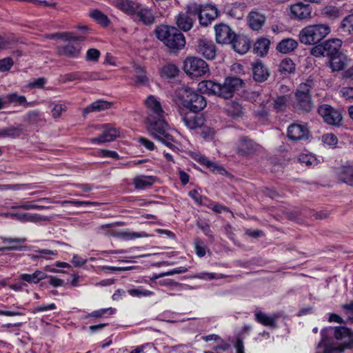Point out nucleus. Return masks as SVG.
I'll list each match as a JSON object with an SVG mask.
<instances>
[{
    "label": "nucleus",
    "mask_w": 353,
    "mask_h": 353,
    "mask_svg": "<svg viewBox=\"0 0 353 353\" xmlns=\"http://www.w3.org/2000/svg\"><path fill=\"white\" fill-rule=\"evenodd\" d=\"M181 98L183 105L193 113L200 112L207 104L203 96L190 88L183 89Z\"/></svg>",
    "instance_id": "6"
},
{
    "label": "nucleus",
    "mask_w": 353,
    "mask_h": 353,
    "mask_svg": "<svg viewBox=\"0 0 353 353\" xmlns=\"http://www.w3.org/2000/svg\"><path fill=\"white\" fill-rule=\"evenodd\" d=\"M63 83L73 81L75 80L81 81V72H74L61 75L60 77Z\"/></svg>",
    "instance_id": "52"
},
{
    "label": "nucleus",
    "mask_w": 353,
    "mask_h": 353,
    "mask_svg": "<svg viewBox=\"0 0 353 353\" xmlns=\"http://www.w3.org/2000/svg\"><path fill=\"white\" fill-rule=\"evenodd\" d=\"M192 6H195L196 8L195 16L196 18H198L199 23L202 26L206 27L211 24V23L219 15L217 8L212 5H199L196 3H192Z\"/></svg>",
    "instance_id": "9"
},
{
    "label": "nucleus",
    "mask_w": 353,
    "mask_h": 353,
    "mask_svg": "<svg viewBox=\"0 0 353 353\" xmlns=\"http://www.w3.org/2000/svg\"><path fill=\"white\" fill-rule=\"evenodd\" d=\"M298 46V42L291 38L281 40L276 46V50L283 54H288L294 51Z\"/></svg>",
    "instance_id": "31"
},
{
    "label": "nucleus",
    "mask_w": 353,
    "mask_h": 353,
    "mask_svg": "<svg viewBox=\"0 0 353 353\" xmlns=\"http://www.w3.org/2000/svg\"><path fill=\"white\" fill-rule=\"evenodd\" d=\"M290 13L292 17L302 20L310 17L311 8L308 4L297 3L290 6Z\"/></svg>",
    "instance_id": "22"
},
{
    "label": "nucleus",
    "mask_w": 353,
    "mask_h": 353,
    "mask_svg": "<svg viewBox=\"0 0 353 353\" xmlns=\"http://www.w3.org/2000/svg\"><path fill=\"white\" fill-rule=\"evenodd\" d=\"M253 78L257 82H263L268 79L270 72L267 67L261 61L252 65Z\"/></svg>",
    "instance_id": "26"
},
{
    "label": "nucleus",
    "mask_w": 353,
    "mask_h": 353,
    "mask_svg": "<svg viewBox=\"0 0 353 353\" xmlns=\"http://www.w3.org/2000/svg\"><path fill=\"white\" fill-rule=\"evenodd\" d=\"M47 274L41 270H36L32 274H22L20 275L19 279L29 283H38L40 281L46 279Z\"/></svg>",
    "instance_id": "33"
},
{
    "label": "nucleus",
    "mask_w": 353,
    "mask_h": 353,
    "mask_svg": "<svg viewBox=\"0 0 353 353\" xmlns=\"http://www.w3.org/2000/svg\"><path fill=\"white\" fill-rule=\"evenodd\" d=\"M330 330H331V328H323L321 330V339L317 344L316 353H342L346 349L341 345L330 342V338L329 337Z\"/></svg>",
    "instance_id": "10"
},
{
    "label": "nucleus",
    "mask_w": 353,
    "mask_h": 353,
    "mask_svg": "<svg viewBox=\"0 0 353 353\" xmlns=\"http://www.w3.org/2000/svg\"><path fill=\"white\" fill-rule=\"evenodd\" d=\"M38 201H46L48 203H53L51 201L50 198H41L38 199ZM55 203H60L62 205H65L67 204H71L75 206H81V205H99L97 202L92 201H77V200H70V201H54Z\"/></svg>",
    "instance_id": "37"
},
{
    "label": "nucleus",
    "mask_w": 353,
    "mask_h": 353,
    "mask_svg": "<svg viewBox=\"0 0 353 353\" xmlns=\"http://www.w3.org/2000/svg\"><path fill=\"white\" fill-rule=\"evenodd\" d=\"M134 71L135 73L136 83L137 84L143 85L148 83V79L143 68L138 65H134Z\"/></svg>",
    "instance_id": "42"
},
{
    "label": "nucleus",
    "mask_w": 353,
    "mask_h": 353,
    "mask_svg": "<svg viewBox=\"0 0 353 353\" xmlns=\"http://www.w3.org/2000/svg\"><path fill=\"white\" fill-rule=\"evenodd\" d=\"M57 306L54 303H50L48 305H42L38 307H36L30 310V312L32 314H36L39 312H45L47 310H52L56 309Z\"/></svg>",
    "instance_id": "58"
},
{
    "label": "nucleus",
    "mask_w": 353,
    "mask_h": 353,
    "mask_svg": "<svg viewBox=\"0 0 353 353\" xmlns=\"http://www.w3.org/2000/svg\"><path fill=\"white\" fill-rule=\"evenodd\" d=\"M90 16L103 26H108L110 23L108 17L97 10L90 12Z\"/></svg>",
    "instance_id": "44"
},
{
    "label": "nucleus",
    "mask_w": 353,
    "mask_h": 353,
    "mask_svg": "<svg viewBox=\"0 0 353 353\" xmlns=\"http://www.w3.org/2000/svg\"><path fill=\"white\" fill-rule=\"evenodd\" d=\"M183 70L185 72L192 77H202L210 73V70L207 63L198 57H188L183 63Z\"/></svg>",
    "instance_id": "8"
},
{
    "label": "nucleus",
    "mask_w": 353,
    "mask_h": 353,
    "mask_svg": "<svg viewBox=\"0 0 353 353\" xmlns=\"http://www.w3.org/2000/svg\"><path fill=\"white\" fill-rule=\"evenodd\" d=\"M322 139L324 143L330 146H334L338 143L337 137L333 134H324Z\"/></svg>",
    "instance_id": "57"
},
{
    "label": "nucleus",
    "mask_w": 353,
    "mask_h": 353,
    "mask_svg": "<svg viewBox=\"0 0 353 353\" xmlns=\"http://www.w3.org/2000/svg\"><path fill=\"white\" fill-rule=\"evenodd\" d=\"M197 226L203 231V232L212 240L214 239V236L212 232L210 230V225L208 223L204 221H199L197 223Z\"/></svg>",
    "instance_id": "55"
},
{
    "label": "nucleus",
    "mask_w": 353,
    "mask_h": 353,
    "mask_svg": "<svg viewBox=\"0 0 353 353\" xmlns=\"http://www.w3.org/2000/svg\"><path fill=\"white\" fill-rule=\"evenodd\" d=\"M157 37L162 41L171 52L181 50L185 44L184 35L175 27L159 26L155 29Z\"/></svg>",
    "instance_id": "2"
},
{
    "label": "nucleus",
    "mask_w": 353,
    "mask_h": 353,
    "mask_svg": "<svg viewBox=\"0 0 353 353\" xmlns=\"http://www.w3.org/2000/svg\"><path fill=\"white\" fill-rule=\"evenodd\" d=\"M100 56L99 50L95 48H90L86 52L87 61H97Z\"/></svg>",
    "instance_id": "59"
},
{
    "label": "nucleus",
    "mask_w": 353,
    "mask_h": 353,
    "mask_svg": "<svg viewBox=\"0 0 353 353\" xmlns=\"http://www.w3.org/2000/svg\"><path fill=\"white\" fill-rule=\"evenodd\" d=\"M155 181V176L139 175L133 179L132 183L136 189L144 190L151 187Z\"/></svg>",
    "instance_id": "28"
},
{
    "label": "nucleus",
    "mask_w": 353,
    "mask_h": 353,
    "mask_svg": "<svg viewBox=\"0 0 353 353\" xmlns=\"http://www.w3.org/2000/svg\"><path fill=\"white\" fill-rule=\"evenodd\" d=\"M227 276L223 274H217L216 273H200L197 275L194 276V278L202 279H219L225 278Z\"/></svg>",
    "instance_id": "53"
},
{
    "label": "nucleus",
    "mask_w": 353,
    "mask_h": 353,
    "mask_svg": "<svg viewBox=\"0 0 353 353\" xmlns=\"http://www.w3.org/2000/svg\"><path fill=\"white\" fill-rule=\"evenodd\" d=\"M128 294L132 296H150L154 294V292L148 290L143 288L142 287H139L136 289H130L128 290Z\"/></svg>",
    "instance_id": "47"
},
{
    "label": "nucleus",
    "mask_w": 353,
    "mask_h": 353,
    "mask_svg": "<svg viewBox=\"0 0 353 353\" xmlns=\"http://www.w3.org/2000/svg\"><path fill=\"white\" fill-rule=\"evenodd\" d=\"M256 321L263 325L268 326L270 327H276V321L280 317L279 314H274L272 315H268L262 312L261 310L256 309L254 312Z\"/></svg>",
    "instance_id": "25"
},
{
    "label": "nucleus",
    "mask_w": 353,
    "mask_h": 353,
    "mask_svg": "<svg viewBox=\"0 0 353 353\" xmlns=\"http://www.w3.org/2000/svg\"><path fill=\"white\" fill-rule=\"evenodd\" d=\"M299 161L301 163H303L307 166H310L313 164L315 159L310 155L303 154L300 156Z\"/></svg>",
    "instance_id": "63"
},
{
    "label": "nucleus",
    "mask_w": 353,
    "mask_h": 353,
    "mask_svg": "<svg viewBox=\"0 0 353 353\" xmlns=\"http://www.w3.org/2000/svg\"><path fill=\"white\" fill-rule=\"evenodd\" d=\"M289 99L287 96H279L274 102V108L277 111L283 110L288 101Z\"/></svg>",
    "instance_id": "51"
},
{
    "label": "nucleus",
    "mask_w": 353,
    "mask_h": 353,
    "mask_svg": "<svg viewBox=\"0 0 353 353\" xmlns=\"http://www.w3.org/2000/svg\"><path fill=\"white\" fill-rule=\"evenodd\" d=\"M288 137L292 141L306 140L309 137V130L306 124L292 123L288 128Z\"/></svg>",
    "instance_id": "16"
},
{
    "label": "nucleus",
    "mask_w": 353,
    "mask_h": 353,
    "mask_svg": "<svg viewBox=\"0 0 353 353\" xmlns=\"http://www.w3.org/2000/svg\"><path fill=\"white\" fill-rule=\"evenodd\" d=\"M258 144L252 139L247 137H243L239 139L236 144V150L239 154L247 155L256 152L258 149Z\"/></svg>",
    "instance_id": "18"
},
{
    "label": "nucleus",
    "mask_w": 353,
    "mask_h": 353,
    "mask_svg": "<svg viewBox=\"0 0 353 353\" xmlns=\"http://www.w3.org/2000/svg\"><path fill=\"white\" fill-rule=\"evenodd\" d=\"M331 32L327 24L310 25L303 28L299 34V41L305 45H315L323 40Z\"/></svg>",
    "instance_id": "5"
},
{
    "label": "nucleus",
    "mask_w": 353,
    "mask_h": 353,
    "mask_svg": "<svg viewBox=\"0 0 353 353\" xmlns=\"http://www.w3.org/2000/svg\"><path fill=\"white\" fill-rule=\"evenodd\" d=\"M48 207H46V206H43V205H34V204H32L29 202H26L21 205H17V206H15L13 208H17V209H23V210H42V209H45V208H47Z\"/></svg>",
    "instance_id": "54"
},
{
    "label": "nucleus",
    "mask_w": 353,
    "mask_h": 353,
    "mask_svg": "<svg viewBox=\"0 0 353 353\" xmlns=\"http://www.w3.org/2000/svg\"><path fill=\"white\" fill-rule=\"evenodd\" d=\"M194 244L195 252H196V254H197V256L199 257L204 256L206 253V252H205L206 248H205L204 242L201 239H200L199 238H196L194 241Z\"/></svg>",
    "instance_id": "49"
},
{
    "label": "nucleus",
    "mask_w": 353,
    "mask_h": 353,
    "mask_svg": "<svg viewBox=\"0 0 353 353\" xmlns=\"http://www.w3.org/2000/svg\"><path fill=\"white\" fill-rule=\"evenodd\" d=\"M7 102L16 103L19 105H23L28 107L30 103L26 102V98L24 96H19L16 93L8 94L4 98H1V109Z\"/></svg>",
    "instance_id": "36"
},
{
    "label": "nucleus",
    "mask_w": 353,
    "mask_h": 353,
    "mask_svg": "<svg viewBox=\"0 0 353 353\" xmlns=\"http://www.w3.org/2000/svg\"><path fill=\"white\" fill-rule=\"evenodd\" d=\"M200 162L203 165H206L208 168H212L213 171L217 170L220 173H221V172L225 171V170L223 168H222L221 167L217 166L214 163L208 160L206 158H204V157L201 158Z\"/></svg>",
    "instance_id": "56"
},
{
    "label": "nucleus",
    "mask_w": 353,
    "mask_h": 353,
    "mask_svg": "<svg viewBox=\"0 0 353 353\" xmlns=\"http://www.w3.org/2000/svg\"><path fill=\"white\" fill-rule=\"evenodd\" d=\"M216 41L221 44H230L236 36L228 25L221 23L214 26Z\"/></svg>",
    "instance_id": "14"
},
{
    "label": "nucleus",
    "mask_w": 353,
    "mask_h": 353,
    "mask_svg": "<svg viewBox=\"0 0 353 353\" xmlns=\"http://www.w3.org/2000/svg\"><path fill=\"white\" fill-rule=\"evenodd\" d=\"M232 48L236 52L243 54L246 53L250 48V41L249 39L243 35H236L232 39Z\"/></svg>",
    "instance_id": "23"
},
{
    "label": "nucleus",
    "mask_w": 353,
    "mask_h": 353,
    "mask_svg": "<svg viewBox=\"0 0 353 353\" xmlns=\"http://www.w3.org/2000/svg\"><path fill=\"white\" fill-rule=\"evenodd\" d=\"M119 136V132L115 128L110 124H105L103 125L102 133L97 137L92 138L90 141L94 144H100L112 141Z\"/></svg>",
    "instance_id": "17"
},
{
    "label": "nucleus",
    "mask_w": 353,
    "mask_h": 353,
    "mask_svg": "<svg viewBox=\"0 0 353 353\" xmlns=\"http://www.w3.org/2000/svg\"><path fill=\"white\" fill-rule=\"evenodd\" d=\"M179 70L177 66L172 63H168L161 70V76L167 78H174L177 76Z\"/></svg>",
    "instance_id": "40"
},
{
    "label": "nucleus",
    "mask_w": 353,
    "mask_h": 353,
    "mask_svg": "<svg viewBox=\"0 0 353 353\" xmlns=\"http://www.w3.org/2000/svg\"><path fill=\"white\" fill-rule=\"evenodd\" d=\"M35 253H37V255H32V259H39V258H44L46 259H51V257H48L47 256L52 255V256H57V252L53 251L48 249H41L35 250Z\"/></svg>",
    "instance_id": "48"
},
{
    "label": "nucleus",
    "mask_w": 353,
    "mask_h": 353,
    "mask_svg": "<svg viewBox=\"0 0 353 353\" xmlns=\"http://www.w3.org/2000/svg\"><path fill=\"white\" fill-rule=\"evenodd\" d=\"M341 45L342 41L339 39H328L312 48L310 53L316 57H330L340 52Z\"/></svg>",
    "instance_id": "7"
},
{
    "label": "nucleus",
    "mask_w": 353,
    "mask_h": 353,
    "mask_svg": "<svg viewBox=\"0 0 353 353\" xmlns=\"http://www.w3.org/2000/svg\"><path fill=\"white\" fill-rule=\"evenodd\" d=\"M270 41L266 38H260L254 43V51L260 56L266 54L270 46Z\"/></svg>",
    "instance_id": "39"
},
{
    "label": "nucleus",
    "mask_w": 353,
    "mask_h": 353,
    "mask_svg": "<svg viewBox=\"0 0 353 353\" xmlns=\"http://www.w3.org/2000/svg\"><path fill=\"white\" fill-rule=\"evenodd\" d=\"M46 279H49V284L53 287L57 288L59 286H63L64 285V281L57 277L53 276H48L47 274V277Z\"/></svg>",
    "instance_id": "61"
},
{
    "label": "nucleus",
    "mask_w": 353,
    "mask_h": 353,
    "mask_svg": "<svg viewBox=\"0 0 353 353\" xmlns=\"http://www.w3.org/2000/svg\"><path fill=\"white\" fill-rule=\"evenodd\" d=\"M26 241V238H1V252L6 250H25L26 246L21 243Z\"/></svg>",
    "instance_id": "20"
},
{
    "label": "nucleus",
    "mask_w": 353,
    "mask_h": 353,
    "mask_svg": "<svg viewBox=\"0 0 353 353\" xmlns=\"http://www.w3.org/2000/svg\"><path fill=\"white\" fill-rule=\"evenodd\" d=\"M339 179L343 183L353 186V166L345 165L341 169L339 175Z\"/></svg>",
    "instance_id": "35"
},
{
    "label": "nucleus",
    "mask_w": 353,
    "mask_h": 353,
    "mask_svg": "<svg viewBox=\"0 0 353 353\" xmlns=\"http://www.w3.org/2000/svg\"><path fill=\"white\" fill-rule=\"evenodd\" d=\"M110 108V103L105 101H96L86 107L83 110V114H87L92 112L101 111Z\"/></svg>",
    "instance_id": "38"
},
{
    "label": "nucleus",
    "mask_w": 353,
    "mask_h": 353,
    "mask_svg": "<svg viewBox=\"0 0 353 353\" xmlns=\"http://www.w3.org/2000/svg\"><path fill=\"white\" fill-rule=\"evenodd\" d=\"M11 216L21 222L39 223L41 221H49L50 218L46 216L33 213H13Z\"/></svg>",
    "instance_id": "24"
},
{
    "label": "nucleus",
    "mask_w": 353,
    "mask_h": 353,
    "mask_svg": "<svg viewBox=\"0 0 353 353\" xmlns=\"http://www.w3.org/2000/svg\"><path fill=\"white\" fill-rule=\"evenodd\" d=\"M148 130L150 135L168 148L174 147L172 143L174 138L170 133L171 130L165 122L164 117L157 118L152 115L148 116Z\"/></svg>",
    "instance_id": "3"
},
{
    "label": "nucleus",
    "mask_w": 353,
    "mask_h": 353,
    "mask_svg": "<svg viewBox=\"0 0 353 353\" xmlns=\"http://www.w3.org/2000/svg\"><path fill=\"white\" fill-rule=\"evenodd\" d=\"M13 64L14 61L12 57L1 59V72H6L10 70Z\"/></svg>",
    "instance_id": "60"
},
{
    "label": "nucleus",
    "mask_w": 353,
    "mask_h": 353,
    "mask_svg": "<svg viewBox=\"0 0 353 353\" xmlns=\"http://www.w3.org/2000/svg\"><path fill=\"white\" fill-rule=\"evenodd\" d=\"M81 52V46L76 43H69L66 45L60 46L57 48V53L59 56H65L68 58H77Z\"/></svg>",
    "instance_id": "21"
},
{
    "label": "nucleus",
    "mask_w": 353,
    "mask_h": 353,
    "mask_svg": "<svg viewBox=\"0 0 353 353\" xmlns=\"http://www.w3.org/2000/svg\"><path fill=\"white\" fill-rule=\"evenodd\" d=\"M139 5V3H136L130 0L115 1V6L128 15H134Z\"/></svg>",
    "instance_id": "32"
},
{
    "label": "nucleus",
    "mask_w": 353,
    "mask_h": 353,
    "mask_svg": "<svg viewBox=\"0 0 353 353\" xmlns=\"http://www.w3.org/2000/svg\"><path fill=\"white\" fill-rule=\"evenodd\" d=\"M145 105L150 110L149 116L155 117H164V112L162 110L160 102L152 95L149 96L145 100Z\"/></svg>",
    "instance_id": "27"
},
{
    "label": "nucleus",
    "mask_w": 353,
    "mask_h": 353,
    "mask_svg": "<svg viewBox=\"0 0 353 353\" xmlns=\"http://www.w3.org/2000/svg\"><path fill=\"white\" fill-rule=\"evenodd\" d=\"M196 52L205 59L212 60L216 57V47L213 41L202 38L196 42Z\"/></svg>",
    "instance_id": "15"
},
{
    "label": "nucleus",
    "mask_w": 353,
    "mask_h": 353,
    "mask_svg": "<svg viewBox=\"0 0 353 353\" xmlns=\"http://www.w3.org/2000/svg\"><path fill=\"white\" fill-rule=\"evenodd\" d=\"M81 81L103 80L105 78L98 72H81Z\"/></svg>",
    "instance_id": "46"
},
{
    "label": "nucleus",
    "mask_w": 353,
    "mask_h": 353,
    "mask_svg": "<svg viewBox=\"0 0 353 353\" xmlns=\"http://www.w3.org/2000/svg\"><path fill=\"white\" fill-rule=\"evenodd\" d=\"M181 120L190 129H196L201 125V119L190 113H181Z\"/></svg>",
    "instance_id": "34"
},
{
    "label": "nucleus",
    "mask_w": 353,
    "mask_h": 353,
    "mask_svg": "<svg viewBox=\"0 0 353 353\" xmlns=\"http://www.w3.org/2000/svg\"><path fill=\"white\" fill-rule=\"evenodd\" d=\"M196 9L195 6L190 4L187 6L185 12H181L177 15L176 23L179 28L187 32L192 28L196 20Z\"/></svg>",
    "instance_id": "12"
},
{
    "label": "nucleus",
    "mask_w": 353,
    "mask_h": 353,
    "mask_svg": "<svg viewBox=\"0 0 353 353\" xmlns=\"http://www.w3.org/2000/svg\"><path fill=\"white\" fill-rule=\"evenodd\" d=\"M243 81L238 77H228L223 84L212 80L202 81L199 89L203 93L216 95L224 99L232 98L235 91L242 85Z\"/></svg>",
    "instance_id": "1"
},
{
    "label": "nucleus",
    "mask_w": 353,
    "mask_h": 353,
    "mask_svg": "<svg viewBox=\"0 0 353 353\" xmlns=\"http://www.w3.org/2000/svg\"><path fill=\"white\" fill-rule=\"evenodd\" d=\"M327 328H331V330L329 331L330 338L332 334L334 335L336 340H343L345 338H347V341L343 342L341 345L346 349H353V332H352L350 329L344 326H330Z\"/></svg>",
    "instance_id": "13"
},
{
    "label": "nucleus",
    "mask_w": 353,
    "mask_h": 353,
    "mask_svg": "<svg viewBox=\"0 0 353 353\" xmlns=\"http://www.w3.org/2000/svg\"><path fill=\"white\" fill-rule=\"evenodd\" d=\"M139 143L149 150H153L154 149V143L152 141L148 140L146 138H144V137L139 138Z\"/></svg>",
    "instance_id": "64"
},
{
    "label": "nucleus",
    "mask_w": 353,
    "mask_h": 353,
    "mask_svg": "<svg viewBox=\"0 0 353 353\" xmlns=\"http://www.w3.org/2000/svg\"><path fill=\"white\" fill-rule=\"evenodd\" d=\"M23 130L22 125L10 126L1 130V136L15 137L19 136Z\"/></svg>",
    "instance_id": "41"
},
{
    "label": "nucleus",
    "mask_w": 353,
    "mask_h": 353,
    "mask_svg": "<svg viewBox=\"0 0 353 353\" xmlns=\"http://www.w3.org/2000/svg\"><path fill=\"white\" fill-rule=\"evenodd\" d=\"M328 58L330 66L333 71H340L345 68L347 59L341 52Z\"/></svg>",
    "instance_id": "30"
},
{
    "label": "nucleus",
    "mask_w": 353,
    "mask_h": 353,
    "mask_svg": "<svg viewBox=\"0 0 353 353\" xmlns=\"http://www.w3.org/2000/svg\"><path fill=\"white\" fill-rule=\"evenodd\" d=\"M249 26L254 30H260L265 21V17L258 11H252L249 14Z\"/></svg>",
    "instance_id": "29"
},
{
    "label": "nucleus",
    "mask_w": 353,
    "mask_h": 353,
    "mask_svg": "<svg viewBox=\"0 0 353 353\" xmlns=\"http://www.w3.org/2000/svg\"><path fill=\"white\" fill-rule=\"evenodd\" d=\"M279 68L281 73H292L295 70V65L292 59L285 58L281 61L279 65Z\"/></svg>",
    "instance_id": "43"
},
{
    "label": "nucleus",
    "mask_w": 353,
    "mask_h": 353,
    "mask_svg": "<svg viewBox=\"0 0 353 353\" xmlns=\"http://www.w3.org/2000/svg\"><path fill=\"white\" fill-rule=\"evenodd\" d=\"M318 113L323 118L325 123L330 125L340 126L342 123V115L341 112L327 104L319 106Z\"/></svg>",
    "instance_id": "11"
},
{
    "label": "nucleus",
    "mask_w": 353,
    "mask_h": 353,
    "mask_svg": "<svg viewBox=\"0 0 353 353\" xmlns=\"http://www.w3.org/2000/svg\"><path fill=\"white\" fill-rule=\"evenodd\" d=\"M65 110V106L63 104H57L52 110V114L54 118H59L61 113Z\"/></svg>",
    "instance_id": "62"
},
{
    "label": "nucleus",
    "mask_w": 353,
    "mask_h": 353,
    "mask_svg": "<svg viewBox=\"0 0 353 353\" xmlns=\"http://www.w3.org/2000/svg\"><path fill=\"white\" fill-rule=\"evenodd\" d=\"M314 86L312 79H307L306 82L301 83L295 92V99L293 107L297 112H310L314 108L312 99L311 90Z\"/></svg>",
    "instance_id": "4"
},
{
    "label": "nucleus",
    "mask_w": 353,
    "mask_h": 353,
    "mask_svg": "<svg viewBox=\"0 0 353 353\" xmlns=\"http://www.w3.org/2000/svg\"><path fill=\"white\" fill-rule=\"evenodd\" d=\"M137 19L145 26H151L155 21V17L152 10L141 4L137 8L135 14Z\"/></svg>",
    "instance_id": "19"
},
{
    "label": "nucleus",
    "mask_w": 353,
    "mask_h": 353,
    "mask_svg": "<svg viewBox=\"0 0 353 353\" xmlns=\"http://www.w3.org/2000/svg\"><path fill=\"white\" fill-rule=\"evenodd\" d=\"M41 120L40 112L36 110L29 112L26 117V121L30 124H36Z\"/></svg>",
    "instance_id": "50"
},
{
    "label": "nucleus",
    "mask_w": 353,
    "mask_h": 353,
    "mask_svg": "<svg viewBox=\"0 0 353 353\" xmlns=\"http://www.w3.org/2000/svg\"><path fill=\"white\" fill-rule=\"evenodd\" d=\"M341 28L344 32H353V14L346 16L341 23Z\"/></svg>",
    "instance_id": "45"
}]
</instances>
